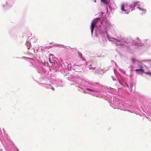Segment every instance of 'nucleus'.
Segmentation results:
<instances>
[{
  "label": "nucleus",
  "instance_id": "nucleus-1",
  "mask_svg": "<svg viewBox=\"0 0 151 151\" xmlns=\"http://www.w3.org/2000/svg\"><path fill=\"white\" fill-rule=\"evenodd\" d=\"M98 22V19H94L92 22L91 24V32L92 35L93 33L95 25L97 24Z\"/></svg>",
  "mask_w": 151,
  "mask_h": 151
},
{
  "label": "nucleus",
  "instance_id": "nucleus-2",
  "mask_svg": "<svg viewBox=\"0 0 151 151\" xmlns=\"http://www.w3.org/2000/svg\"><path fill=\"white\" fill-rule=\"evenodd\" d=\"M137 4V2L134 1L131 4H130L129 5V6L131 8H134L136 6Z\"/></svg>",
  "mask_w": 151,
  "mask_h": 151
},
{
  "label": "nucleus",
  "instance_id": "nucleus-3",
  "mask_svg": "<svg viewBox=\"0 0 151 151\" xmlns=\"http://www.w3.org/2000/svg\"><path fill=\"white\" fill-rule=\"evenodd\" d=\"M131 60L133 63H135L136 62H137L139 63L140 62V61H139L138 60H136V59H134V58H131Z\"/></svg>",
  "mask_w": 151,
  "mask_h": 151
},
{
  "label": "nucleus",
  "instance_id": "nucleus-4",
  "mask_svg": "<svg viewBox=\"0 0 151 151\" xmlns=\"http://www.w3.org/2000/svg\"><path fill=\"white\" fill-rule=\"evenodd\" d=\"M135 70L136 71H141L143 73V72H145L144 70L142 68H141L139 69H136Z\"/></svg>",
  "mask_w": 151,
  "mask_h": 151
},
{
  "label": "nucleus",
  "instance_id": "nucleus-5",
  "mask_svg": "<svg viewBox=\"0 0 151 151\" xmlns=\"http://www.w3.org/2000/svg\"><path fill=\"white\" fill-rule=\"evenodd\" d=\"M143 73H144L146 74H148L151 76V73L149 71L148 72H145H145H143Z\"/></svg>",
  "mask_w": 151,
  "mask_h": 151
},
{
  "label": "nucleus",
  "instance_id": "nucleus-6",
  "mask_svg": "<svg viewBox=\"0 0 151 151\" xmlns=\"http://www.w3.org/2000/svg\"><path fill=\"white\" fill-rule=\"evenodd\" d=\"M121 9L122 11H124V5L123 4H122L121 5Z\"/></svg>",
  "mask_w": 151,
  "mask_h": 151
},
{
  "label": "nucleus",
  "instance_id": "nucleus-7",
  "mask_svg": "<svg viewBox=\"0 0 151 151\" xmlns=\"http://www.w3.org/2000/svg\"><path fill=\"white\" fill-rule=\"evenodd\" d=\"M79 56H80V57L82 59V60H84V58L82 57V55L81 54L79 53Z\"/></svg>",
  "mask_w": 151,
  "mask_h": 151
},
{
  "label": "nucleus",
  "instance_id": "nucleus-8",
  "mask_svg": "<svg viewBox=\"0 0 151 151\" xmlns=\"http://www.w3.org/2000/svg\"><path fill=\"white\" fill-rule=\"evenodd\" d=\"M101 2H103V3L107 4V0H101Z\"/></svg>",
  "mask_w": 151,
  "mask_h": 151
},
{
  "label": "nucleus",
  "instance_id": "nucleus-9",
  "mask_svg": "<svg viewBox=\"0 0 151 151\" xmlns=\"http://www.w3.org/2000/svg\"><path fill=\"white\" fill-rule=\"evenodd\" d=\"M86 89L88 90L89 91H94L91 89L88 88H86Z\"/></svg>",
  "mask_w": 151,
  "mask_h": 151
},
{
  "label": "nucleus",
  "instance_id": "nucleus-10",
  "mask_svg": "<svg viewBox=\"0 0 151 151\" xmlns=\"http://www.w3.org/2000/svg\"><path fill=\"white\" fill-rule=\"evenodd\" d=\"M139 9H141V10H142V11H144V12H145L146 11V10L145 9H141L140 8H139Z\"/></svg>",
  "mask_w": 151,
  "mask_h": 151
},
{
  "label": "nucleus",
  "instance_id": "nucleus-11",
  "mask_svg": "<svg viewBox=\"0 0 151 151\" xmlns=\"http://www.w3.org/2000/svg\"><path fill=\"white\" fill-rule=\"evenodd\" d=\"M51 88L53 90H54V88L53 87H52Z\"/></svg>",
  "mask_w": 151,
  "mask_h": 151
},
{
  "label": "nucleus",
  "instance_id": "nucleus-12",
  "mask_svg": "<svg viewBox=\"0 0 151 151\" xmlns=\"http://www.w3.org/2000/svg\"><path fill=\"white\" fill-rule=\"evenodd\" d=\"M114 40H115L114 38H113Z\"/></svg>",
  "mask_w": 151,
  "mask_h": 151
}]
</instances>
